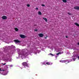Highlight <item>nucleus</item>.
Instances as JSON below:
<instances>
[{
	"label": "nucleus",
	"mask_w": 79,
	"mask_h": 79,
	"mask_svg": "<svg viewBox=\"0 0 79 79\" xmlns=\"http://www.w3.org/2000/svg\"><path fill=\"white\" fill-rule=\"evenodd\" d=\"M67 63H69V62H67Z\"/></svg>",
	"instance_id": "nucleus-32"
},
{
	"label": "nucleus",
	"mask_w": 79,
	"mask_h": 79,
	"mask_svg": "<svg viewBox=\"0 0 79 79\" xmlns=\"http://www.w3.org/2000/svg\"><path fill=\"white\" fill-rule=\"evenodd\" d=\"M27 6H28V7H29V6H30V5L29 4H27Z\"/></svg>",
	"instance_id": "nucleus-16"
},
{
	"label": "nucleus",
	"mask_w": 79,
	"mask_h": 79,
	"mask_svg": "<svg viewBox=\"0 0 79 79\" xmlns=\"http://www.w3.org/2000/svg\"><path fill=\"white\" fill-rule=\"evenodd\" d=\"M44 38H45V39H47V36H46V37H44Z\"/></svg>",
	"instance_id": "nucleus-21"
},
{
	"label": "nucleus",
	"mask_w": 79,
	"mask_h": 79,
	"mask_svg": "<svg viewBox=\"0 0 79 79\" xmlns=\"http://www.w3.org/2000/svg\"><path fill=\"white\" fill-rule=\"evenodd\" d=\"M78 59H79V56H78Z\"/></svg>",
	"instance_id": "nucleus-26"
},
{
	"label": "nucleus",
	"mask_w": 79,
	"mask_h": 79,
	"mask_svg": "<svg viewBox=\"0 0 79 79\" xmlns=\"http://www.w3.org/2000/svg\"><path fill=\"white\" fill-rule=\"evenodd\" d=\"M20 36L21 38H22L23 39H24L26 37L25 36L23 35H20Z\"/></svg>",
	"instance_id": "nucleus-4"
},
{
	"label": "nucleus",
	"mask_w": 79,
	"mask_h": 79,
	"mask_svg": "<svg viewBox=\"0 0 79 79\" xmlns=\"http://www.w3.org/2000/svg\"><path fill=\"white\" fill-rule=\"evenodd\" d=\"M74 9H75V10H79V6H75L74 7Z\"/></svg>",
	"instance_id": "nucleus-3"
},
{
	"label": "nucleus",
	"mask_w": 79,
	"mask_h": 79,
	"mask_svg": "<svg viewBox=\"0 0 79 79\" xmlns=\"http://www.w3.org/2000/svg\"><path fill=\"white\" fill-rule=\"evenodd\" d=\"M2 64H3V65H5V64H6V63H5L4 64H3V63H2Z\"/></svg>",
	"instance_id": "nucleus-19"
},
{
	"label": "nucleus",
	"mask_w": 79,
	"mask_h": 79,
	"mask_svg": "<svg viewBox=\"0 0 79 79\" xmlns=\"http://www.w3.org/2000/svg\"><path fill=\"white\" fill-rule=\"evenodd\" d=\"M60 53H61V54H63V52H62Z\"/></svg>",
	"instance_id": "nucleus-22"
},
{
	"label": "nucleus",
	"mask_w": 79,
	"mask_h": 79,
	"mask_svg": "<svg viewBox=\"0 0 79 79\" xmlns=\"http://www.w3.org/2000/svg\"><path fill=\"white\" fill-rule=\"evenodd\" d=\"M3 71H5V70H3Z\"/></svg>",
	"instance_id": "nucleus-28"
},
{
	"label": "nucleus",
	"mask_w": 79,
	"mask_h": 79,
	"mask_svg": "<svg viewBox=\"0 0 79 79\" xmlns=\"http://www.w3.org/2000/svg\"><path fill=\"white\" fill-rule=\"evenodd\" d=\"M69 15H71L72 14H71V13H68Z\"/></svg>",
	"instance_id": "nucleus-15"
},
{
	"label": "nucleus",
	"mask_w": 79,
	"mask_h": 79,
	"mask_svg": "<svg viewBox=\"0 0 79 79\" xmlns=\"http://www.w3.org/2000/svg\"><path fill=\"white\" fill-rule=\"evenodd\" d=\"M63 2H64V3H66L67 2V0H62Z\"/></svg>",
	"instance_id": "nucleus-12"
},
{
	"label": "nucleus",
	"mask_w": 79,
	"mask_h": 79,
	"mask_svg": "<svg viewBox=\"0 0 79 79\" xmlns=\"http://www.w3.org/2000/svg\"><path fill=\"white\" fill-rule=\"evenodd\" d=\"M66 62V61H65V62Z\"/></svg>",
	"instance_id": "nucleus-34"
},
{
	"label": "nucleus",
	"mask_w": 79,
	"mask_h": 79,
	"mask_svg": "<svg viewBox=\"0 0 79 79\" xmlns=\"http://www.w3.org/2000/svg\"><path fill=\"white\" fill-rule=\"evenodd\" d=\"M2 19H7V17L6 16L3 15L2 17Z\"/></svg>",
	"instance_id": "nucleus-2"
},
{
	"label": "nucleus",
	"mask_w": 79,
	"mask_h": 79,
	"mask_svg": "<svg viewBox=\"0 0 79 79\" xmlns=\"http://www.w3.org/2000/svg\"><path fill=\"white\" fill-rule=\"evenodd\" d=\"M41 6H45L44 4H42Z\"/></svg>",
	"instance_id": "nucleus-18"
},
{
	"label": "nucleus",
	"mask_w": 79,
	"mask_h": 79,
	"mask_svg": "<svg viewBox=\"0 0 79 79\" xmlns=\"http://www.w3.org/2000/svg\"><path fill=\"white\" fill-rule=\"evenodd\" d=\"M14 42H16V43H20V42H21V41H19V40H14Z\"/></svg>",
	"instance_id": "nucleus-5"
},
{
	"label": "nucleus",
	"mask_w": 79,
	"mask_h": 79,
	"mask_svg": "<svg viewBox=\"0 0 79 79\" xmlns=\"http://www.w3.org/2000/svg\"><path fill=\"white\" fill-rule=\"evenodd\" d=\"M3 70H1V71H3Z\"/></svg>",
	"instance_id": "nucleus-30"
},
{
	"label": "nucleus",
	"mask_w": 79,
	"mask_h": 79,
	"mask_svg": "<svg viewBox=\"0 0 79 79\" xmlns=\"http://www.w3.org/2000/svg\"><path fill=\"white\" fill-rule=\"evenodd\" d=\"M37 54V53H36V55Z\"/></svg>",
	"instance_id": "nucleus-33"
},
{
	"label": "nucleus",
	"mask_w": 79,
	"mask_h": 79,
	"mask_svg": "<svg viewBox=\"0 0 79 79\" xmlns=\"http://www.w3.org/2000/svg\"><path fill=\"white\" fill-rule=\"evenodd\" d=\"M39 35L40 37H42L44 36V34L42 33H40L39 34Z\"/></svg>",
	"instance_id": "nucleus-6"
},
{
	"label": "nucleus",
	"mask_w": 79,
	"mask_h": 79,
	"mask_svg": "<svg viewBox=\"0 0 79 79\" xmlns=\"http://www.w3.org/2000/svg\"><path fill=\"white\" fill-rule=\"evenodd\" d=\"M35 31H37V30L35 29Z\"/></svg>",
	"instance_id": "nucleus-23"
},
{
	"label": "nucleus",
	"mask_w": 79,
	"mask_h": 79,
	"mask_svg": "<svg viewBox=\"0 0 79 79\" xmlns=\"http://www.w3.org/2000/svg\"><path fill=\"white\" fill-rule=\"evenodd\" d=\"M1 68H0V71H1Z\"/></svg>",
	"instance_id": "nucleus-25"
},
{
	"label": "nucleus",
	"mask_w": 79,
	"mask_h": 79,
	"mask_svg": "<svg viewBox=\"0 0 79 79\" xmlns=\"http://www.w3.org/2000/svg\"><path fill=\"white\" fill-rule=\"evenodd\" d=\"M15 31H19V29H18V28H15Z\"/></svg>",
	"instance_id": "nucleus-9"
},
{
	"label": "nucleus",
	"mask_w": 79,
	"mask_h": 79,
	"mask_svg": "<svg viewBox=\"0 0 79 79\" xmlns=\"http://www.w3.org/2000/svg\"><path fill=\"white\" fill-rule=\"evenodd\" d=\"M66 38H68V36H66Z\"/></svg>",
	"instance_id": "nucleus-27"
},
{
	"label": "nucleus",
	"mask_w": 79,
	"mask_h": 79,
	"mask_svg": "<svg viewBox=\"0 0 79 79\" xmlns=\"http://www.w3.org/2000/svg\"><path fill=\"white\" fill-rule=\"evenodd\" d=\"M74 24L75 25L77 26H78V27H79V24L77 23H75Z\"/></svg>",
	"instance_id": "nucleus-8"
},
{
	"label": "nucleus",
	"mask_w": 79,
	"mask_h": 79,
	"mask_svg": "<svg viewBox=\"0 0 79 79\" xmlns=\"http://www.w3.org/2000/svg\"><path fill=\"white\" fill-rule=\"evenodd\" d=\"M38 9H39V8L38 7H36L35 8V10H38Z\"/></svg>",
	"instance_id": "nucleus-20"
},
{
	"label": "nucleus",
	"mask_w": 79,
	"mask_h": 79,
	"mask_svg": "<svg viewBox=\"0 0 79 79\" xmlns=\"http://www.w3.org/2000/svg\"><path fill=\"white\" fill-rule=\"evenodd\" d=\"M43 19L46 22H47V19L46 18H43Z\"/></svg>",
	"instance_id": "nucleus-10"
},
{
	"label": "nucleus",
	"mask_w": 79,
	"mask_h": 79,
	"mask_svg": "<svg viewBox=\"0 0 79 79\" xmlns=\"http://www.w3.org/2000/svg\"><path fill=\"white\" fill-rule=\"evenodd\" d=\"M38 13L39 15H42V13H41V12L40 11H39Z\"/></svg>",
	"instance_id": "nucleus-11"
},
{
	"label": "nucleus",
	"mask_w": 79,
	"mask_h": 79,
	"mask_svg": "<svg viewBox=\"0 0 79 79\" xmlns=\"http://www.w3.org/2000/svg\"><path fill=\"white\" fill-rule=\"evenodd\" d=\"M59 54H61V52H59L57 54V55H59Z\"/></svg>",
	"instance_id": "nucleus-14"
},
{
	"label": "nucleus",
	"mask_w": 79,
	"mask_h": 79,
	"mask_svg": "<svg viewBox=\"0 0 79 79\" xmlns=\"http://www.w3.org/2000/svg\"><path fill=\"white\" fill-rule=\"evenodd\" d=\"M50 55H51L52 56H54V55H53V54H52V53H50Z\"/></svg>",
	"instance_id": "nucleus-17"
},
{
	"label": "nucleus",
	"mask_w": 79,
	"mask_h": 79,
	"mask_svg": "<svg viewBox=\"0 0 79 79\" xmlns=\"http://www.w3.org/2000/svg\"><path fill=\"white\" fill-rule=\"evenodd\" d=\"M27 54V52H24V53H23L22 55L23 56H26Z\"/></svg>",
	"instance_id": "nucleus-7"
},
{
	"label": "nucleus",
	"mask_w": 79,
	"mask_h": 79,
	"mask_svg": "<svg viewBox=\"0 0 79 79\" xmlns=\"http://www.w3.org/2000/svg\"><path fill=\"white\" fill-rule=\"evenodd\" d=\"M22 64L24 66V68H25V66H27V67H28V64L26 62H23Z\"/></svg>",
	"instance_id": "nucleus-1"
},
{
	"label": "nucleus",
	"mask_w": 79,
	"mask_h": 79,
	"mask_svg": "<svg viewBox=\"0 0 79 79\" xmlns=\"http://www.w3.org/2000/svg\"><path fill=\"white\" fill-rule=\"evenodd\" d=\"M46 64H47V65H50V64L49 62H48L46 63Z\"/></svg>",
	"instance_id": "nucleus-13"
},
{
	"label": "nucleus",
	"mask_w": 79,
	"mask_h": 79,
	"mask_svg": "<svg viewBox=\"0 0 79 79\" xmlns=\"http://www.w3.org/2000/svg\"><path fill=\"white\" fill-rule=\"evenodd\" d=\"M73 60H74V59H73Z\"/></svg>",
	"instance_id": "nucleus-31"
},
{
	"label": "nucleus",
	"mask_w": 79,
	"mask_h": 79,
	"mask_svg": "<svg viewBox=\"0 0 79 79\" xmlns=\"http://www.w3.org/2000/svg\"><path fill=\"white\" fill-rule=\"evenodd\" d=\"M23 51H25V50L24 49H23Z\"/></svg>",
	"instance_id": "nucleus-29"
},
{
	"label": "nucleus",
	"mask_w": 79,
	"mask_h": 79,
	"mask_svg": "<svg viewBox=\"0 0 79 79\" xmlns=\"http://www.w3.org/2000/svg\"><path fill=\"white\" fill-rule=\"evenodd\" d=\"M77 44L79 45V42L77 43Z\"/></svg>",
	"instance_id": "nucleus-24"
}]
</instances>
